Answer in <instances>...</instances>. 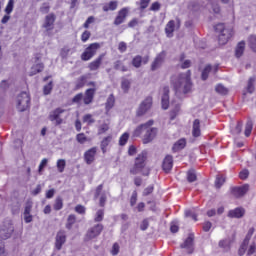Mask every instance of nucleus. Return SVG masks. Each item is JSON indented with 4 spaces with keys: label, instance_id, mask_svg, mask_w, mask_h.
Wrapping results in <instances>:
<instances>
[{
    "label": "nucleus",
    "instance_id": "obj_45",
    "mask_svg": "<svg viewBox=\"0 0 256 256\" xmlns=\"http://www.w3.org/2000/svg\"><path fill=\"white\" fill-rule=\"evenodd\" d=\"M215 91L218 92L219 95H227V93H229V90L222 84H218L215 88Z\"/></svg>",
    "mask_w": 256,
    "mask_h": 256
},
{
    "label": "nucleus",
    "instance_id": "obj_21",
    "mask_svg": "<svg viewBox=\"0 0 256 256\" xmlns=\"http://www.w3.org/2000/svg\"><path fill=\"white\" fill-rule=\"evenodd\" d=\"M55 25V15L49 14L46 16L43 27L46 31H53Z\"/></svg>",
    "mask_w": 256,
    "mask_h": 256
},
{
    "label": "nucleus",
    "instance_id": "obj_47",
    "mask_svg": "<svg viewBox=\"0 0 256 256\" xmlns=\"http://www.w3.org/2000/svg\"><path fill=\"white\" fill-rule=\"evenodd\" d=\"M215 31H217V33H223L224 31H233V29H231V28H225V24H222V23H220V24H217L216 26H215Z\"/></svg>",
    "mask_w": 256,
    "mask_h": 256
},
{
    "label": "nucleus",
    "instance_id": "obj_34",
    "mask_svg": "<svg viewBox=\"0 0 256 256\" xmlns=\"http://www.w3.org/2000/svg\"><path fill=\"white\" fill-rule=\"evenodd\" d=\"M180 67L182 69H189L191 67V60L185 59V54L180 56Z\"/></svg>",
    "mask_w": 256,
    "mask_h": 256
},
{
    "label": "nucleus",
    "instance_id": "obj_55",
    "mask_svg": "<svg viewBox=\"0 0 256 256\" xmlns=\"http://www.w3.org/2000/svg\"><path fill=\"white\" fill-rule=\"evenodd\" d=\"M76 140L78 141V143H80L81 145H83L84 143H87V137L85 136L84 133H80L76 136Z\"/></svg>",
    "mask_w": 256,
    "mask_h": 256
},
{
    "label": "nucleus",
    "instance_id": "obj_39",
    "mask_svg": "<svg viewBox=\"0 0 256 256\" xmlns=\"http://www.w3.org/2000/svg\"><path fill=\"white\" fill-rule=\"evenodd\" d=\"M103 217H105V211L103 209H100L96 212L94 221L96 223H101V221H103Z\"/></svg>",
    "mask_w": 256,
    "mask_h": 256
},
{
    "label": "nucleus",
    "instance_id": "obj_22",
    "mask_svg": "<svg viewBox=\"0 0 256 256\" xmlns=\"http://www.w3.org/2000/svg\"><path fill=\"white\" fill-rule=\"evenodd\" d=\"M103 59H105V54L99 55L94 61H92L88 65V69H90V71H97V69L101 67V64L103 63Z\"/></svg>",
    "mask_w": 256,
    "mask_h": 256
},
{
    "label": "nucleus",
    "instance_id": "obj_37",
    "mask_svg": "<svg viewBox=\"0 0 256 256\" xmlns=\"http://www.w3.org/2000/svg\"><path fill=\"white\" fill-rule=\"evenodd\" d=\"M112 139H113V137L107 136L102 140L101 149H102L103 153H105L107 151V147L109 146V143H111Z\"/></svg>",
    "mask_w": 256,
    "mask_h": 256
},
{
    "label": "nucleus",
    "instance_id": "obj_1",
    "mask_svg": "<svg viewBox=\"0 0 256 256\" xmlns=\"http://www.w3.org/2000/svg\"><path fill=\"white\" fill-rule=\"evenodd\" d=\"M176 93H189L191 91V72L180 74L173 82Z\"/></svg>",
    "mask_w": 256,
    "mask_h": 256
},
{
    "label": "nucleus",
    "instance_id": "obj_56",
    "mask_svg": "<svg viewBox=\"0 0 256 256\" xmlns=\"http://www.w3.org/2000/svg\"><path fill=\"white\" fill-rule=\"evenodd\" d=\"M33 209V202L32 201H27L25 204V208H24V213L23 214H29L31 213Z\"/></svg>",
    "mask_w": 256,
    "mask_h": 256
},
{
    "label": "nucleus",
    "instance_id": "obj_15",
    "mask_svg": "<svg viewBox=\"0 0 256 256\" xmlns=\"http://www.w3.org/2000/svg\"><path fill=\"white\" fill-rule=\"evenodd\" d=\"M127 15H129V8H122L120 11H118V15L114 20V25H121L122 23H125Z\"/></svg>",
    "mask_w": 256,
    "mask_h": 256
},
{
    "label": "nucleus",
    "instance_id": "obj_32",
    "mask_svg": "<svg viewBox=\"0 0 256 256\" xmlns=\"http://www.w3.org/2000/svg\"><path fill=\"white\" fill-rule=\"evenodd\" d=\"M219 247L220 249H223V251H230L231 249V240L224 239L219 241Z\"/></svg>",
    "mask_w": 256,
    "mask_h": 256
},
{
    "label": "nucleus",
    "instance_id": "obj_25",
    "mask_svg": "<svg viewBox=\"0 0 256 256\" xmlns=\"http://www.w3.org/2000/svg\"><path fill=\"white\" fill-rule=\"evenodd\" d=\"M247 191H249V185L246 184L241 187L233 188L232 194L234 195V197H243V195H245Z\"/></svg>",
    "mask_w": 256,
    "mask_h": 256
},
{
    "label": "nucleus",
    "instance_id": "obj_41",
    "mask_svg": "<svg viewBox=\"0 0 256 256\" xmlns=\"http://www.w3.org/2000/svg\"><path fill=\"white\" fill-rule=\"evenodd\" d=\"M187 181L189 183H194V181H197V174L195 173V170H189L187 172Z\"/></svg>",
    "mask_w": 256,
    "mask_h": 256
},
{
    "label": "nucleus",
    "instance_id": "obj_8",
    "mask_svg": "<svg viewBox=\"0 0 256 256\" xmlns=\"http://www.w3.org/2000/svg\"><path fill=\"white\" fill-rule=\"evenodd\" d=\"M65 243H67V233H65L63 230H60L57 232L55 237V250L61 251Z\"/></svg>",
    "mask_w": 256,
    "mask_h": 256
},
{
    "label": "nucleus",
    "instance_id": "obj_5",
    "mask_svg": "<svg viewBox=\"0 0 256 256\" xmlns=\"http://www.w3.org/2000/svg\"><path fill=\"white\" fill-rule=\"evenodd\" d=\"M103 231L102 224H96L90 229H88L84 240L85 241H93V239H96V237H99L101 235V232Z\"/></svg>",
    "mask_w": 256,
    "mask_h": 256
},
{
    "label": "nucleus",
    "instance_id": "obj_20",
    "mask_svg": "<svg viewBox=\"0 0 256 256\" xmlns=\"http://www.w3.org/2000/svg\"><path fill=\"white\" fill-rule=\"evenodd\" d=\"M231 37H233V30H224L218 37L219 45H226Z\"/></svg>",
    "mask_w": 256,
    "mask_h": 256
},
{
    "label": "nucleus",
    "instance_id": "obj_64",
    "mask_svg": "<svg viewBox=\"0 0 256 256\" xmlns=\"http://www.w3.org/2000/svg\"><path fill=\"white\" fill-rule=\"evenodd\" d=\"M25 223H31L33 221V215L31 213L23 214Z\"/></svg>",
    "mask_w": 256,
    "mask_h": 256
},
{
    "label": "nucleus",
    "instance_id": "obj_63",
    "mask_svg": "<svg viewBox=\"0 0 256 256\" xmlns=\"http://www.w3.org/2000/svg\"><path fill=\"white\" fill-rule=\"evenodd\" d=\"M239 177H240V179H243V180L247 179V177H249V170H247V169L242 170L239 173Z\"/></svg>",
    "mask_w": 256,
    "mask_h": 256
},
{
    "label": "nucleus",
    "instance_id": "obj_44",
    "mask_svg": "<svg viewBox=\"0 0 256 256\" xmlns=\"http://www.w3.org/2000/svg\"><path fill=\"white\" fill-rule=\"evenodd\" d=\"M114 105H115V97H113V95H110L106 101L107 111L113 109Z\"/></svg>",
    "mask_w": 256,
    "mask_h": 256
},
{
    "label": "nucleus",
    "instance_id": "obj_12",
    "mask_svg": "<svg viewBox=\"0 0 256 256\" xmlns=\"http://www.w3.org/2000/svg\"><path fill=\"white\" fill-rule=\"evenodd\" d=\"M169 93L170 90L168 88V86H164L160 92L161 95V105H162V109L167 110L169 109Z\"/></svg>",
    "mask_w": 256,
    "mask_h": 256
},
{
    "label": "nucleus",
    "instance_id": "obj_57",
    "mask_svg": "<svg viewBox=\"0 0 256 256\" xmlns=\"http://www.w3.org/2000/svg\"><path fill=\"white\" fill-rule=\"evenodd\" d=\"M51 91H53V82H50L44 86L43 93L44 95H49Z\"/></svg>",
    "mask_w": 256,
    "mask_h": 256
},
{
    "label": "nucleus",
    "instance_id": "obj_3",
    "mask_svg": "<svg viewBox=\"0 0 256 256\" xmlns=\"http://www.w3.org/2000/svg\"><path fill=\"white\" fill-rule=\"evenodd\" d=\"M100 48L101 45L99 43L90 44L81 55L82 61H90V59H93Z\"/></svg>",
    "mask_w": 256,
    "mask_h": 256
},
{
    "label": "nucleus",
    "instance_id": "obj_61",
    "mask_svg": "<svg viewBox=\"0 0 256 256\" xmlns=\"http://www.w3.org/2000/svg\"><path fill=\"white\" fill-rule=\"evenodd\" d=\"M185 217H191L194 221H197V214H195L192 210H186Z\"/></svg>",
    "mask_w": 256,
    "mask_h": 256
},
{
    "label": "nucleus",
    "instance_id": "obj_28",
    "mask_svg": "<svg viewBox=\"0 0 256 256\" xmlns=\"http://www.w3.org/2000/svg\"><path fill=\"white\" fill-rule=\"evenodd\" d=\"M206 9H208L210 13H214L215 15H219V13H221V7H219V4L217 3L209 2L206 5Z\"/></svg>",
    "mask_w": 256,
    "mask_h": 256
},
{
    "label": "nucleus",
    "instance_id": "obj_51",
    "mask_svg": "<svg viewBox=\"0 0 256 256\" xmlns=\"http://www.w3.org/2000/svg\"><path fill=\"white\" fill-rule=\"evenodd\" d=\"M14 5H15V0H9V2L5 8V13H7V15H10V13H13Z\"/></svg>",
    "mask_w": 256,
    "mask_h": 256
},
{
    "label": "nucleus",
    "instance_id": "obj_42",
    "mask_svg": "<svg viewBox=\"0 0 256 256\" xmlns=\"http://www.w3.org/2000/svg\"><path fill=\"white\" fill-rule=\"evenodd\" d=\"M82 121L87 125H93V123H95V118H93V115L91 114H86L83 116Z\"/></svg>",
    "mask_w": 256,
    "mask_h": 256
},
{
    "label": "nucleus",
    "instance_id": "obj_16",
    "mask_svg": "<svg viewBox=\"0 0 256 256\" xmlns=\"http://www.w3.org/2000/svg\"><path fill=\"white\" fill-rule=\"evenodd\" d=\"M195 237L193 236V234H190L189 237L184 241L183 244H181V249H186V252L188 254L193 253L194 251V241Z\"/></svg>",
    "mask_w": 256,
    "mask_h": 256
},
{
    "label": "nucleus",
    "instance_id": "obj_10",
    "mask_svg": "<svg viewBox=\"0 0 256 256\" xmlns=\"http://www.w3.org/2000/svg\"><path fill=\"white\" fill-rule=\"evenodd\" d=\"M181 27V22L179 20H170L165 27L166 37H173V33Z\"/></svg>",
    "mask_w": 256,
    "mask_h": 256
},
{
    "label": "nucleus",
    "instance_id": "obj_36",
    "mask_svg": "<svg viewBox=\"0 0 256 256\" xmlns=\"http://www.w3.org/2000/svg\"><path fill=\"white\" fill-rule=\"evenodd\" d=\"M54 211H61L63 209V198L58 196L55 199L54 205H53Z\"/></svg>",
    "mask_w": 256,
    "mask_h": 256
},
{
    "label": "nucleus",
    "instance_id": "obj_31",
    "mask_svg": "<svg viewBox=\"0 0 256 256\" xmlns=\"http://www.w3.org/2000/svg\"><path fill=\"white\" fill-rule=\"evenodd\" d=\"M118 2L117 1H111L107 4H104L103 6V11L107 12V11H115L118 7Z\"/></svg>",
    "mask_w": 256,
    "mask_h": 256
},
{
    "label": "nucleus",
    "instance_id": "obj_60",
    "mask_svg": "<svg viewBox=\"0 0 256 256\" xmlns=\"http://www.w3.org/2000/svg\"><path fill=\"white\" fill-rule=\"evenodd\" d=\"M179 109H180V106L176 105L175 109L170 112V119L172 121H173V119H175V117H177V115L179 113Z\"/></svg>",
    "mask_w": 256,
    "mask_h": 256
},
{
    "label": "nucleus",
    "instance_id": "obj_23",
    "mask_svg": "<svg viewBox=\"0 0 256 256\" xmlns=\"http://www.w3.org/2000/svg\"><path fill=\"white\" fill-rule=\"evenodd\" d=\"M162 169L166 172L169 173L171 169H173V156L167 155L162 164Z\"/></svg>",
    "mask_w": 256,
    "mask_h": 256
},
{
    "label": "nucleus",
    "instance_id": "obj_11",
    "mask_svg": "<svg viewBox=\"0 0 256 256\" xmlns=\"http://www.w3.org/2000/svg\"><path fill=\"white\" fill-rule=\"evenodd\" d=\"M157 133H158L157 128L149 126L148 130H146V134L142 136V142L144 143V145H147L153 142L155 137H157Z\"/></svg>",
    "mask_w": 256,
    "mask_h": 256
},
{
    "label": "nucleus",
    "instance_id": "obj_40",
    "mask_svg": "<svg viewBox=\"0 0 256 256\" xmlns=\"http://www.w3.org/2000/svg\"><path fill=\"white\" fill-rule=\"evenodd\" d=\"M129 141V133L125 132L124 134H122L119 138V145L121 147L127 145V142Z\"/></svg>",
    "mask_w": 256,
    "mask_h": 256
},
{
    "label": "nucleus",
    "instance_id": "obj_38",
    "mask_svg": "<svg viewBox=\"0 0 256 256\" xmlns=\"http://www.w3.org/2000/svg\"><path fill=\"white\" fill-rule=\"evenodd\" d=\"M121 89L124 93H129V89H131V81H129L128 79L122 80Z\"/></svg>",
    "mask_w": 256,
    "mask_h": 256
},
{
    "label": "nucleus",
    "instance_id": "obj_58",
    "mask_svg": "<svg viewBox=\"0 0 256 256\" xmlns=\"http://www.w3.org/2000/svg\"><path fill=\"white\" fill-rule=\"evenodd\" d=\"M74 210L76 213H79V215H85L86 208H85V206L79 204L75 207Z\"/></svg>",
    "mask_w": 256,
    "mask_h": 256
},
{
    "label": "nucleus",
    "instance_id": "obj_24",
    "mask_svg": "<svg viewBox=\"0 0 256 256\" xmlns=\"http://www.w3.org/2000/svg\"><path fill=\"white\" fill-rule=\"evenodd\" d=\"M243 215H245V209L243 208H236L228 212V217L231 219H241Z\"/></svg>",
    "mask_w": 256,
    "mask_h": 256
},
{
    "label": "nucleus",
    "instance_id": "obj_13",
    "mask_svg": "<svg viewBox=\"0 0 256 256\" xmlns=\"http://www.w3.org/2000/svg\"><path fill=\"white\" fill-rule=\"evenodd\" d=\"M253 233H255V229L250 228L248 230V233L244 239L243 244L241 245V247L238 250V255L243 256L245 255V251H247V245H249V241H251V237H253Z\"/></svg>",
    "mask_w": 256,
    "mask_h": 256
},
{
    "label": "nucleus",
    "instance_id": "obj_53",
    "mask_svg": "<svg viewBox=\"0 0 256 256\" xmlns=\"http://www.w3.org/2000/svg\"><path fill=\"white\" fill-rule=\"evenodd\" d=\"M85 81H87V76H81L80 78H78L76 82L77 89H81V87L85 85Z\"/></svg>",
    "mask_w": 256,
    "mask_h": 256
},
{
    "label": "nucleus",
    "instance_id": "obj_27",
    "mask_svg": "<svg viewBox=\"0 0 256 256\" xmlns=\"http://www.w3.org/2000/svg\"><path fill=\"white\" fill-rule=\"evenodd\" d=\"M97 91V88H90L86 90L85 96H84V103L85 105H89V103H92L93 97L95 95V92Z\"/></svg>",
    "mask_w": 256,
    "mask_h": 256
},
{
    "label": "nucleus",
    "instance_id": "obj_19",
    "mask_svg": "<svg viewBox=\"0 0 256 256\" xmlns=\"http://www.w3.org/2000/svg\"><path fill=\"white\" fill-rule=\"evenodd\" d=\"M97 197H100V201H99L100 207H105V202L107 201V194L103 192V184H100L96 188L95 199H97Z\"/></svg>",
    "mask_w": 256,
    "mask_h": 256
},
{
    "label": "nucleus",
    "instance_id": "obj_18",
    "mask_svg": "<svg viewBox=\"0 0 256 256\" xmlns=\"http://www.w3.org/2000/svg\"><path fill=\"white\" fill-rule=\"evenodd\" d=\"M165 61V52L159 53L151 64V71H157Z\"/></svg>",
    "mask_w": 256,
    "mask_h": 256
},
{
    "label": "nucleus",
    "instance_id": "obj_54",
    "mask_svg": "<svg viewBox=\"0 0 256 256\" xmlns=\"http://www.w3.org/2000/svg\"><path fill=\"white\" fill-rule=\"evenodd\" d=\"M251 131H253V123L251 121H248L245 126L246 137H249V135H251Z\"/></svg>",
    "mask_w": 256,
    "mask_h": 256
},
{
    "label": "nucleus",
    "instance_id": "obj_62",
    "mask_svg": "<svg viewBox=\"0 0 256 256\" xmlns=\"http://www.w3.org/2000/svg\"><path fill=\"white\" fill-rule=\"evenodd\" d=\"M255 251H256V245H255V242H252L248 247L247 255H253Z\"/></svg>",
    "mask_w": 256,
    "mask_h": 256
},
{
    "label": "nucleus",
    "instance_id": "obj_48",
    "mask_svg": "<svg viewBox=\"0 0 256 256\" xmlns=\"http://www.w3.org/2000/svg\"><path fill=\"white\" fill-rule=\"evenodd\" d=\"M249 46L256 53V35H251L249 37Z\"/></svg>",
    "mask_w": 256,
    "mask_h": 256
},
{
    "label": "nucleus",
    "instance_id": "obj_52",
    "mask_svg": "<svg viewBox=\"0 0 256 256\" xmlns=\"http://www.w3.org/2000/svg\"><path fill=\"white\" fill-rule=\"evenodd\" d=\"M209 73H211V65L206 66L204 68V70L202 71V79H203V81H206V79H208Z\"/></svg>",
    "mask_w": 256,
    "mask_h": 256
},
{
    "label": "nucleus",
    "instance_id": "obj_59",
    "mask_svg": "<svg viewBox=\"0 0 256 256\" xmlns=\"http://www.w3.org/2000/svg\"><path fill=\"white\" fill-rule=\"evenodd\" d=\"M69 53H71V49H69V47H64L62 48L60 55L61 57H63V59H65L66 57L69 56Z\"/></svg>",
    "mask_w": 256,
    "mask_h": 256
},
{
    "label": "nucleus",
    "instance_id": "obj_49",
    "mask_svg": "<svg viewBox=\"0 0 256 256\" xmlns=\"http://www.w3.org/2000/svg\"><path fill=\"white\" fill-rule=\"evenodd\" d=\"M225 183V177L217 176L215 180V187L221 189V186Z\"/></svg>",
    "mask_w": 256,
    "mask_h": 256
},
{
    "label": "nucleus",
    "instance_id": "obj_35",
    "mask_svg": "<svg viewBox=\"0 0 256 256\" xmlns=\"http://www.w3.org/2000/svg\"><path fill=\"white\" fill-rule=\"evenodd\" d=\"M56 167L58 173H63V171H65V167H67V161H65V159H58L56 162Z\"/></svg>",
    "mask_w": 256,
    "mask_h": 256
},
{
    "label": "nucleus",
    "instance_id": "obj_26",
    "mask_svg": "<svg viewBox=\"0 0 256 256\" xmlns=\"http://www.w3.org/2000/svg\"><path fill=\"white\" fill-rule=\"evenodd\" d=\"M192 135L193 137H201V121L199 119L193 121Z\"/></svg>",
    "mask_w": 256,
    "mask_h": 256
},
{
    "label": "nucleus",
    "instance_id": "obj_6",
    "mask_svg": "<svg viewBox=\"0 0 256 256\" xmlns=\"http://www.w3.org/2000/svg\"><path fill=\"white\" fill-rule=\"evenodd\" d=\"M149 127H153V120H150L146 123L140 124L138 125L133 133H132V137H141L143 139L144 134L147 133Z\"/></svg>",
    "mask_w": 256,
    "mask_h": 256
},
{
    "label": "nucleus",
    "instance_id": "obj_7",
    "mask_svg": "<svg viewBox=\"0 0 256 256\" xmlns=\"http://www.w3.org/2000/svg\"><path fill=\"white\" fill-rule=\"evenodd\" d=\"M151 107H153V98L147 97L139 105L137 112H136L137 116L143 117V115H145V113H147V111H149V109H151Z\"/></svg>",
    "mask_w": 256,
    "mask_h": 256
},
{
    "label": "nucleus",
    "instance_id": "obj_43",
    "mask_svg": "<svg viewBox=\"0 0 256 256\" xmlns=\"http://www.w3.org/2000/svg\"><path fill=\"white\" fill-rule=\"evenodd\" d=\"M67 224H66V229H71V227H73V225H75V221H77V217L73 214L68 216L67 219Z\"/></svg>",
    "mask_w": 256,
    "mask_h": 256
},
{
    "label": "nucleus",
    "instance_id": "obj_2",
    "mask_svg": "<svg viewBox=\"0 0 256 256\" xmlns=\"http://www.w3.org/2000/svg\"><path fill=\"white\" fill-rule=\"evenodd\" d=\"M31 104V97L27 92H21L16 98V107L18 111H27L29 105Z\"/></svg>",
    "mask_w": 256,
    "mask_h": 256
},
{
    "label": "nucleus",
    "instance_id": "obj_14",
    "mask_svg": "<svg viewBox=\"0 0 256 256\" xmlns=\"http://www.w3.org/2000/svg\"><path fill=\"white\" fill-rule=\"evenodd\" d=\"M65 110L57 108L56 110L52 111L49 115L50 121L55 123L56 125H61L63 123V119H61V114L64 113Z\"/></svg>",
    "mask_w": 256,
    "mask_h": 256
},
{
    "label": "nucleus",
    "instance_id": "obj_4",
    "mask_svg": "<svg viewBox=\"0 0 256 256\" xmlns=\"http://www.w3.org/2000/svg\"><path fill=\"white\" fill-rule=\"evenodd\" d=\"M145 169V153H140L135 160L134 166L130 169L132 175H139Z\"/></svg>",
    "mask_w": 256,
    "mask_h": 256
},
{
    "label": "nucleus",
    "instance_id": "obj_17",
    "mask_svg": "<svg viewBox=\"0 0 256 256\" xmlns=\"http://www.w3.org/2000/svg\"><path fill=\"white\" fill-rule=\"evenodd\" d=\"M95 155H97V147L90 148L84 153V161L87 165H91L95 161Z\"/></svg>",
    "mask_w": 256,
    "mask_h": 256
},
{
    "label": "nucleus",
    "instance_id": "obj_30",
    "mask_svg": "<svg viewBox=\"0 0 256 256\" xmlns=\"http://www.w3.org/2000/svg\"><path fill=\"white\" fill-rule=\"evenodd\" d=\"M44 68L45 66L43 65V63L34 64L30 70V76L33 77V75H37V73H41V71H43Z\"/></svg>",
    "mask_w": 256,
    "mask_h": 256
},
{
    "label": "nucleus",
    "instance_id": "obj_50",
    "mask_svg": "<svg viewBox=\"0 0 256 256\" xmlns=\"http://www.w3.org/2000/svg\"><path fill=\"white\" fill-rule=\"evenodd\" d=\"M109 131V124L103 123L98 127V135H103V133H107Z\"/></svg>",
    "mask_w": 256,
    "mask_h": 256
},
{
    "label": "nucleus",
    "instance_id": "obj_46",
    "mask_svg": "<svg viewBox=\"0 0 256 256\" xmlns=\"http://www.w3.org/2000/svg\"><path fill=\"white\" fill-rule=\"evenodd\" d=\"M141 63H143V58L141 56H136L132 60L133 67H136V69H139L141 67Z\"/></svg>",
    "mask_w": 256,
    "mask_h": 256
},
{
    "label": "nucleus",
    "instance_id": "obj_33",
    "mask_svg": "<svg viewBox=\"0 0 256 256\" xmlns=\"http://www.w3.org/2000/svg\"><path fill=\"white\" fill-rule=\"evenodd\" d=\"M185 145H187V141L182 138L174 144L173 151H181V149H185Z\"/></svg>",
    "mask_w": 256,
    "mask_h": 256
},
{
    "label": "nucleus",
    "instance_id": "obj_9",
    "mask_svg": "<svg viewBox=\"0 0 256 256\" xmlns=\"http://www.w3.org/2000/svg\"><path fill=\"white\" fill-rule=\"evenodd\" d=\"M13 231H15L13 224L11 222H4L0 229L1 239H9L13 235Z\"/></svg>",
    "mask_w": 256,
    "mask_h": 256
},
{
    "label": "nucleus",
    "instance_id": "obj_29",
    "mask_svg": "<svg viewBox=\"0 0 256 256\" xmlns=\"http://www.w3.org/2000/svg\"><path fill=\"white\" fill-rule=\"evenodd\" d=\"M243 53H245V41L239 42L235 48V56L238 59L239 57H243Z\"/></svg>",
    "mask_w": 256,
    "mask_h": 256
}]
</instances>
